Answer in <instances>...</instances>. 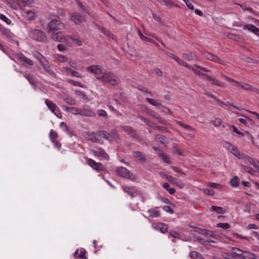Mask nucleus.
<instances>
[{"instance_id": "obj_1", "label": "nucleus", "mask_w": 259, "mask_h": 259, "mask_svg": "<svg viewBox=\"0 0 259 259\" xmlns=\"http://www.w3.org/2000/svg\"><path fill=\"white\" fill-rule=\"evenodd\" d=\"M49 17L51 20L47 26L48 33L66 29V25L60 21V18L58 15L50 13Z\"/></svg>"}, {"instance_id": "obj_2", "label": "nucleus", "mask_w": 259, "mask_h": 259, "mask_svg": "<svg viewBox=\"0 0 259 259\" xmlns=\"http://www.w3.org/2000/svg\"><path fill=\"white\" fill-rule=\"evenodd\" d=\"M96 79L105 84L116 86L120 83L118 77L112 72H106L103 75L96 77Z\"/></svg>"}, {"instance_id": "obj_3", "label": "nucleus", "mask_w": 259, "mask_h": 259, "mask_svg": "<svg viewBox=\"0 0 259 259\" xmlns=\"http://www.w3.org/2000/svg\"><path fill=\"white\" fill-rule=\"evenodd\" d=\"M33 56L39 62L46 72L51 75L54 74V71L51 69L49 61L45 56L36 51L33 52Z\"/></svg>"}, {"instance_id": "obj_4", "label": "nucleus", "mask_w": 259, "mask_h": 259, "mask_svg": "<svg viewBox=\"0 0 259 259\" xmlns=\"http://www.w3.org/2000/svg\"><path fill=\"white\" fill-rule=\"evenodd\" d=\"M253 256V253L242 251L238 248H233L232 251L230 253L231 259H247Z\"/></svg>"}, {"instance_id": "obj_5", "label": "nucleus", "mask_w": 259, "mask_h": 259, "mask_svg": "<svg viewBox=\"0 0 259 259\" xmlns=\"http://www.w3.org/2000/svg\"><path fill=\"white\" fill-rule=\"evenodd\" d=\"M30 37L39 42H45L47 40V37L45 33L39 29H33L29 33Z\"/></svg>"}, {"instance_id": "obj_6", "label": "nucleus", "mask_w": 259, "mask_h": 259, "mask_svg": "<svg viewBox=\"0 0 259 259\" xmlns=\"http://www.w3.org/2000/svg\"><path fill=\"white\" fill-rule=\"evenodd\" d=\"M51 33L50 38L55 42H66L70 36H65L60 31H54L49 32Z\"/></svg>"}, {"instance_id": "obj_7", "label": "nucleus", "mask_w": 259, "mask_h": 259, "mask_svg": "<svg viewBox=\"0 0 259 259\" xmlns=\"http://www.w3.org/2000/svg\"><path fill=\"white\" fill-rule=\"evenodd\" d=\"M45 103L47 106L48 108L57 117L60 118L61 116V114L59 108L52 101L46 99L45 100Z\"/></svg>"}, {"instance_id": "obj_8", "label": "nucleus", "mask_w": 259, "mask_h": 259, "mask_svg": "<svg viewBox=\"0 0 259 259\" xmlns=\"http://www.w3.org/2000/svg\"><path fill=\"white\" fill-rule=\"evenodd\" d=\"M86 70L88 72L98 75V76L101 74L103 75L104 73L102 67L98 65H90L87 67Z\"/></svg>"}, {"instance_id": "obj_9", "label": "nucleus", "mask_w": 259, "mask_h": 259, "mask_svg": "<svg viewBox=\"0 0 259 259\" xmlns=\"http://www.w3.org/2000/svg\"><path fill=\"white\" fill-rule=\"evenodd\" d=\"M241 159L244 161L245 164L250 163L256 169L259 168V161L257 160L251 158L245 154H242Z\"/></svg>"}, {"instance_id": "obj_10", "label": "nucleus", "mask_w": 259, "mask_h": 259, "mask_svg": "<svg viewBox=\"0 0 259 259\" xmlns=\"http://www.w3.org/2000/svg\"><path fill=\"white\" fill-rule=\"evenodd\" d=\"M122 189L125 192L128 194L131 197H134L138 195H141V193L135 187L122 186Z\"/></svg>"}, {"instance_id": "obj_11", "label": "nucleus", "mask_w": 259, "mask_h": 259, "mask_svg": "<svg viewBox=\"0 0 259 259\" xmlns=\"http://www.w3.org/2000/svg\"><path fill=\"white\" fill-rule=\"evenodd\" d=\"M116 174L118 176L127 179H132L133 174L125 167H119L116 169Z\"/></svg>"}, {"instance_id": "obj_12", "label": "nucleus", "mask_w": 259, "mask_h": 259, "mask_svg": "<svg viewBox=\"0 0 259 259\" xmlns=\"http://www.w3.org/2000/svg\"><path fill=\"white\" fill-rule=\"evenodd\" d=\"M91 151L95 156L100 158H103L107 160L109 158V155L101 148H99L97 150L92 149Z\"/></svg>"}, {"instance_id": "obj_13", "label": "nucleus", "mask_w": 259, "mask_h": 259, "mask_svg": "<svg viewBox=\"0 0 259 259\" xmlns=\"http://www.w3.org/2000/svg\"><path fill=\"white\" fill-rule=\"evenodd\" d=\"M87 163L94 169L100 171L104 170L105 167L101 163L96 162L92 159L89 158L87 160Z\"/></svg>"}, {"instance_id": "obj_14", "label": "nucleus", "mask_w": 259, "mask_h": 259, "mask_svg": "<svg viewBox=\"0 0 259 259\" xmlns=\"http://www.w3.org/2000/svg\"><path fill=\"white\" fill-rule=\"evenodd\" d=\"M70 20L73 22L76 25L81 24L83 20V16L77 12L70 13Z\"/></svg>"}, {"instance_id": "obj_15", "label": "nucleus", "mask_w": 259, "mask_h": 259, "mask_svg": "<svg viewBox=\"0 0 259 259\" xmlns=\"http://www.w3.org/2000/svg\"><path fill=\"white\" fill-rule=\"evenodd\" d=\"M86 135L90 141L93 142L101 143V139L99 131L92 133L87 132Z\"/></svg>"}, {"instance_id": "obj_16", "label": "nucleus", "mask_w": 259, "mask_h": 259, "mask_svg": "<svg viewBox=\"0 0 259 259\" xmlns=\"http://www.w3.org/2000/svg\"><path fill=\"white\" fill-rule=\"evenodd\" d=\"M243 29L244 30H248V31L252 32L255 35L259 36V28H258L253 24H245L243 26Z\"/></svg>"}, {"instance_id": "obj_17", "label": "nucleus", "mask_w": 259, "mask_h": 259, "mask_svg": "<svg viewBox=\"0 0 259 259\" xmlns=\"http://www.w3.org/2000/svg\"><path fill=\"white\" fill-rule=\"evenodd\" d=\"M79 115L82 116L94 117L96 114L91 109L84 107L82 108H80Z\"/></svg>"}, {"instance_id": "obj_18", "label": "nucleus", "mask_w": 259, "mask_h": 259, "mask_svg": "<svg viewBox=\"0 0 259 259\" xmlns=\"http://www.w3.org/2000/svg\"><path fill=\"white\" fill-rule=\"evenodd\" d=\"M203 56L204 58L210 61L218 63L221 64H224V62L221 60L218 56L209 52H204L203 54Z\"/></svg>"}, {"instance_id": "obj_19", "label": "nucleus", "mask_w": 259, "mask_h": 259, "mask_svg": "<svg viewBox=\"0 0 259 259\" xmlns=\"http://www.w3.org/2000/svg\"><path fill=\"white\" fill-rule=\"evenodd\" d=\"M0 32L3 35L8 38H12L13 37L14 34L10 30L1 25H0Z\"/></svg>"}, {"instance_id": "obj_20", "label": "nucleus", "mask_w": 259, "mask_h": 259, "mask_svg": "<svg viewBox=\"0 0 259 259\" xmlns=\"http://www.w3.org/2000/svg\"><path fill=\"white\" fill-rule=\"evenodd\" d=\"M87 253L86 250L83 248L80 249H77L74 252V256L76 258H79L80 259H87L85 254Z\"/></svg>"}, {"instance_id": "obj_21", "label": "nucleus", "mask_w": 259, "mask_h": 259, "mask_svg": "<svg viewBox=\"0 0 259 259\" xmlns=\"http://www.w3.org/2000/svg\"><path fill=\"white\" fill-rule=\"evenodd\" d=\"M226 143L231 148V153L239 159H241V157L242 156L243 153H240L235 146L233 145L228 142H227Z\"/></svg>"}, {"instance_id": "obj_22", "label": "nucleus", "mask_w": 259, "mask_h": 259, "mask_svg": "<svg viewBox=\"0 0 259 259\" xmlns=\"http://www.w3.org/2000/svg\"><path fill=\"white\" fill-rule=\"evenodd\" d=\"M54 61L56 62L62 63L67 62L68 61V58L60 54H55L53 56Z\"/></svg>"}, {"instance_id": "obj_23", "label": "nucleus", "mask_w": 259, "mask_h": 259, "mask_svg": "<svg viewBox=\"0 0 259 259\" xmlns=\"http://www.w3.org/2000/svg\"><path fill=\"white\" fill-rule=\"evenodd\" d=\"M155 228L160 231L162 233H165L168 231V226L166 224L163 223H159L157 224Z\"/></svg>"}, {"instance_id": "obj_24", "label": "nucleus", "mask_w": 259, "mask_h": 259, "mask_svg": "<svg viewBox=\"0 0 259 259\" xmlns=\"http://www.w3.org/2000/svg\"><path fill=\"white\" fill-rule=\"evenodd\" d=\"M18 59L29 66H33L34 64L33 62L31 60L26 57L23 54H20L18 57Z\"/></svg>"}, {"instance_id": "obj_25", "label": "nucleus", "mask_w": 259, "mask_h": 259, "mask_svg": "<svg viewBox=\"0 0 259 259\" xmlns=\"http://www.w3.org/2000/svg\"><path fill=\"white\" fill-rule=\"evenodd\" d=\"M133 156L143 162H145L146 160L145 156L141 152L139 151L134 152Z\"/></svg>"}, {"instance_id": "obj_26", "label": "nucleus", "mask_w": 259, "mask_h": 259, "mask_svg": "<svg viewBox=\"0 0 259 259\" xmlns=\"http://www.w3.org/2000/svg\"><path fill=\"white\" fill-rule=\"evenodd\" d=\"M183 57L184 59L189 60V61H192V60H197V57L196 56L192 53L191 54H183Z\"/></svg>"}, {"instance_id": "obj_27", "label": "nucleus", "mask_w": 259, "mask_h": 259, "mask_svg": "<svg viewBox=\"0 0 259 259\" xmlns=\"http://www.w3.org/2000/svg\"><path fill=\"white\" fill-rule=\"evenodd\" d=\"M230 184L232 187H237L239 186V178L237 176H234L230 181Z\"/></svg>"}, {"instance_id": "obj_28", "label": "nucleus", "mask_w": 259, "mask_h": 259, "mask_svg": "<svg viewBox=\"0 0 259 259\" xmlns=\"http://www.w3.org/2000/svg\"><path fill=\"white\" fill-rule=\"evenodd\" d=\"M24 76L27 79L29 82L33 85L35 84V79L34 76L29 73H25Z\"/></svg>"}, {"instance_id": "obj_29", "label": "nucleus", "mask_w": 259, "mask_h": 259, "mask_svg": "<svg viewBox=\"0 0 259 259\" xmlns=\"http://www.w3.org/2000/svg\"><path fill=\"white\" fill-rule=\"evenodd\" d=\"M237 85L239 86L242 89L245 91H250V90L251 85L246 83L238 81L237 82Z\"/></svg>"}, {"instance_id": "obj_30", "label": "nucleus", "mask_w": 259, "mask_h": 259, "mask_svg": "<svg viewBox=\"0 0 259 259\" xmlns=\"http://www.w3.org/2000/svg\"><path fill=\"white\" fill-rule=\"evenodd\" d=\"M63 100L67 104L71 105H75L76 103L75 100L74 98H73L72 97L69 96H67L66 97H64Z\"/></svg>"}, {"instance_id": "obj_31", "label": "nucleus", "mask_w": 259, "mask_h": 259, "mask_svg": "<svg viewBox=\"0 0 259 259\" xmlns=\"http://www.w3.org/2000/svg\"><path fill=\"white\" fill-rule=\"evenodd\" d=\"M146 100L147 101V102H148L150 105H151L152 106H154L156 107H159L162 106V105L161 103L157 102L154 99L149 98H146Z\"/></svg>"}, {"instance_id": "obj_32", "label": "nucleus", "mask_w": 259, "mask_h": 259, "mask_svg": "<svg viewBox=\"0 0 259 259\" xmlns=\"http://www.w3.org/2000/svg\"><path fill=\"white\" fill-rule=\"evenodd\" d=\"M148 212L149 213V217L151 218H156L160 215V212L158 210L155 209H149Z\"/></svg>"}, {"instance_id": "obj_33", "label": "nucleus", "mask_w": 259, "mask_h": 259, "mask_svg": "<svg viewBox=\"0 0 259 259\" xmlns=\"http://www.w3.org/2000/svg\"><path fill=\"white\" fill-rule=\"evenodd\" d=\"M123 130L132 137L136 136L135 131L130 126H125L122 127Z\"/></svg>"}, {"instance_id": "obj_34", "label": "nucleus", "mask_w": 259, "mask_h": 259, "mask_svg": "<svg viewBox=\"0 0 259 259\" xmlns=\"http://www.w3.org/2000/svg\"><path fill=\"white\" fill-rule=\"evenodd\" d=\"M190 256L193 259H204V257L199 253L196 251H192L190 253Z\"/></svg>"}, {"instance_id": "obj_35", "label": "nucleus", "mask_w": 259, "mask_h": 259, "mask_svg": "<svg viewBox=\"0 0 259 259\" xmlns=\"http://www.w3.org/2000/svg\"><path fill=\"white\" fill-rule=\"evenodd\" d=\"M58 135L57 133L55 131H54L53 130H51L50 134H49V138L50 140L52 141H55L56 140V139L58 138Z\"/></svg>"}, {"instance_id": "obj_36", "label": "nucleus", "mask_w": 259, "mask_h": 259, "mask_svg": "<svg viewBox=\"0 0 259 259\" xmlns=\"http://www.w3.org/2000/svg\"><path fill=\"white\" fill-rule=\"evenodd\" d=\"M211 209L218 213L223 214L225 212L223 208L220 206L212 205L211 206Z\"/></svg>"}, {"instance_id": "obj_37", "label": "nucleus", "mask_w": 259, "mask_h": 259, "mask_svg": "<svg viewBox=\"0 0 259 259\" xmlns=\"http://www.w3.org/2000/svg\"><path fill=\"white\" fill-rule=\"evenodd\" d=\"M159 156L162 159L163 161L166 163L170 164L171 163V161L170 160L169 157L166 156L163 153H159L158 154Z\"/></svg>"}, {"instance_id": "obj_38", "label": "nucleus", "mask_w": 259, "mask_h": 259, "mask_svg": "<svg viewBox=\"0 0 259 259\" xmlns=\"http://www.w3.org/2000/svg\"><path fill=\"white\" fill-rule=\"evenodd\" d=\"M211 123L215 126H220L222 127V128H225V126L222 124V120L219 118H216L214 120L211 121Z\"/></svg>"}, {"instance_id": "obj_39", "label": "nucleus", "mask_w": 259, "mask_h": 259, "mask_svg": "<svg viewBox=\"0 0 259 259\" xmlns=\"http://www.w3.org/2000/svg\"><path fill=\"white\" fill-rule=\"evenodd\" d=\"M226 36L228 38L234 40H238L240 39V37L238 35L232 33H227Z\"/></svg>"}, {"instance_id": "obj_40", "label": "nucleus", "mask_w": 259, "mask_h": 259, "mask_svg": "<svg viewBox=\"0 0 259 259\" xmlns=\"http://www.w3.org/2000/svg\"><path fill=\"white\" fill-rule=\"evenodd\" d=\"M68 81L69 83L72 84L74 86L79 87H81L82 88H84V85L83 84H81L79 81H75V80H71V79H69Z\"/></svg>"}, {"instance_id": "obj_41", "label": "nucleus", "mask_w": 259, "mask_h": 259, "mask_svg": "<svg viewBox=\"0 0 259 259\" xmlns=\"http://www.w3.org/2000/svg\"><path fill=\"white\" fill-rule=\"evenodd\" d=\"M99 134L101 137L106 139L109 140L110 137V134L106 131H99Z\"/></svg>"}, {"instance_id": "obj_42", "label": "nucleus", "mask_w": 259, "mask_h": 259, "mask_svg": "<svg viewBox=\"0 0 259 259\" xmlns=\"http://www.w3.org/2000/svg\"><path fill=\"white\" fill-rule=\"evenodd\" d=\"M165 137L161 135H157L155 136V139L157 142H159L162 144L164 143Z\"/></svg>"}, {"instance_id": "obj_43", "label": "nucleus", "mask_w": 259, "mask_h": 259, "mask_svg": "<svg viewBox=\"0 0 259 259\" xmlns=\"http://www.w3.org/2000/svg\"><path fill=\"white\" fill-rule=\"evenodd\" d=\"M207 185L208 187L213 188H216V189H221L222 188V186L218 183L209 182L207 184Z\"/></svg>"}, {"instance_id": "obj_44", "label": "nucleus", "mask_w": 259, "mask_h": 259, "mask_svg": "<svg viewBox=\"0 0 259 259\" xmlns=\"http://www.w3.org/2000/svg\"><path fill=\"white\" fill-rule=\"evenodd\" d=\"M0 19L4 21L7 24H10L11 20L7 18L5 15L0 13Z\"/></svg>"}, {"instance_id": "obj_45", "label": "nucleus", "mask_w": 259, "mask_h": 259, "mask_svg": "<svg viewBox=\"0 0 259 259\" xmlns=\"http://www.w3.org/2000/svg\"><path fill=\"white\" fill-rule=\"evenodd\" d=\"M165 178H166V180H167L168 181V182H169L170 183L178 186V184L177 182L176 179H175V178H173L172 176H169V175H166Z\"/></svg>"}, {"instance_id": "obj_46", "label": "nucleus", "mask_w": 259, "mask_h": 259, "mask_svg": "<svg viewBox=\"0 0 259 259\" xmlns=\"http://www.w3.org/2000/svg\"><path fill=\"white\" fill-rule=\"evenodd\" d=\"M201 233L204 235L206 237L210 236V237H213V236L214 235L212 231H210L209 230H202L201 231Z\"/></svg>"}, {"instance_id": "obj_47", "label": "nucleus", "mask_w": 259, "mask_h": 259, "mask_svg": "<svg viewBox=\"0 0 259 259\" xmlns=\"http://www.w3.org/2000/svg\"><path fill=\"white\" fill-rule=\"evenodd\" d=\"M70 113H71L72 114L74 115H79L80 113V109L75 107H70Z\"/></svg>"}, {"instance_id": "obj_48", "label": "nucleus", "mask_w": 259, "mask_h": 259, "mask_svg": "<svg viewBox=\"0 0 259 259\" xmlns=\"http://www.w3.org/2000/svg\"><path fill=\"white\" fill-rule=\"evenodd\" d=\"M202 191L206 195L212 196L214 194V192L211 189H203Z\"/></svg>"}, {"instance_id": "obj_49", "label": "nucleus", "mask_w": 259, "mask_h": 259, "mask_svg": "<svg viewBox=\"0 0 259 259\" xmlns=\"http://www.w3.org/2000/svg\"><path fill=\"white\" fill-rule=\"evenodd\" d=\"M230 226L228 223H218L217 225V227L221 228L223 229H227L230 228Z\"/></svg>"}, {"instance_id": "obj_50", "label": "nucleus", "mask_w": 259, "mask_h": 259, "mask_svg": "<svg viewBox=\"0 0 259 259\" xmlns=\"http://www.w3.org/2000/svg\"><path fill=\"white\" fill-rule=\"evenodd\" d=\"M70 75L79 78L83 77V76L81 73L74 70L71 72Z\"/></svg>"}, {"instance_id": "obj_51", "label": "nucleus", "mask_w": 259, "mask_h": 259, "mask_svg": "<svg viewBox=\"0 0 259 259\" xmlns=\"http://www.w3.org/2000/svg\"><path fill=\"white\" fill-rule=\"evenodd\" d=\"M211 81V83L213 85H217L219 87H223V83L219 82L218 80L215 79L214 78L211 77V79H210Z\"/></svg>"}, {"instance_id": "obj_52", "label": "nucleus", "mask_w": 259, "mask_h": 259, "mask_svg": "<svg viewBox=\"0 0 259 259\" xmlns=\"http://www.w3.org/2000/svg\"><path fill=\"white\" fill-rule=\"evenodd\" d=\"M60 126L61 128H62L66 133H69L70 132V131L68 127V126L65 122H61L60 123Z\"/></svg>"}, {"instance_id": "obj_53", "label": "nucleus", "mask_w": 259, "mask_h": 259, "mask_svg": "<svg viewBox=\"0 0 259 259\" xmlns=\"http://www.w3.org/2000/svg\"><path fill=\"white\" fill-rule=\"evenodd\" d=\"M177 124H179V125H180L181 126L187 129V130H192V127L189 125H188V124H185L184 123H183L182 122L180 121H178L177 122Z\"/></svg>"}, {"instance_id": "obj_54", "label": "nucleus", "mask_w": 259, "mask_h": 259, "mask_svg": "<svg viewBox=\"0 0 259 259\" xmlns=\"http://www.w3.org/2000/svg\"><path fill=\"white\" fill-rule=\"evenodd\" d=\"M25 13L28 15L29 20H33L35 18L34 14L31 11H25Z\"/></svg>"}, {"instance_id": "obj_55", "label": "nucleus", "mask_w": 259, "mask_h": 259, "mask_svg": "<svg viewBox=\"0 0 259 259\" xmlns=\"http://www.w3.org/2000/svg\"><path fill=\"white\" fill-rule=\"evenodd\" d=\"M62 69L65 71L67 75H70L71 72L73 70V69L67 67H63Z\"/></svg>"}, {"instance_id": "obj_56", "label": "nucleus", "mask_w": 259, "mask_h": 259, "mask_svg": "<svg viewBox=\"0 0 259 259\" xmlns=\"http://www.w3.org/2000/svg\"><path fill=\"white\" fill-rule=\"evenodd\" d=\"M170 235L175 238H179L180 234L178 232L172 231L169 232Z\"/></svg>"}, {"instance_id": "obj_57", "label": "nucleus", "mask_w": 259, "mask_h": 259, "mask_svg": "<svg viewBox=\"0 0 259 259\" xmlns=\"http://www.w3.org/2000/svg\"><path fill=\"white\" fill-rule=\"evenodd\" d=\"M98 114L100 116L105 117H107V114L105 110H102V109L98 110Z\"/></svg>"}, {"instance_id": "obj_58", "label": "nucleus", "mask_w": 259, "mask_h": 259, "mask_svg": "<svg viewBox=\"0 0 259 259\" xmlns=\"http://www.w3.org/2000/svg\"><path fill=\"white\" fill-rule=\"evenodd\" d=\"M163 210L170 214L173 213L174 210L170 206L166 205L163 207Z\"/></svg>"}, {"instance_id": "obj_59", "label": "nucleus", "mask_w": 259, "mask_h": 259, "mask_svg": "<svg viewBox=\"0 0 259 259\" xmlns=\"http://www.w3.org/2000/svg\"><path fill=\"white\" fill-rule=\"evenodd\" d=\"M245 136L247 137L248 139L251 140L252 143H254V138L253 136L248 131H245Z\"/></svg>"}, {"instance_id": "obj_60", "label": "nucleus", "mask_w": 259, "mask_h": 259, "mask_svg": "<svg viewBox=\"0 0 259 259\" xmlns=\"http://www.w3.org/2000/svg\"><path fill=\"white\" fill-rule=\"evenodd\" d=\"M162 3L167 6H171L174 5V3L170 0H162Z\"/></svg>"}, {"instance_id": "obj_61", "label": "nucleus", "mask_w": 259, "mask_h": 259, "mask_svg": "<svg viewBox=\"0 0 259 259\" xmlns=\"http://www.w3.org/2000/svg\"><path fill=\"white\" fill-rule=\"evenodd\" d=\"M185 3L189 9H190L191 10L194 9V7L193 4L189 1V0H186L185 2Z\"/></svg>"}, {"instance_id": "obj_62", "label": "nucleus", "mask_w": 259, "mask_h": 259, "mask_svg": "<svg viewBox=\"0 0 259 259\" xmlns=\"http://www.w3.org/2000/svg\"><path fill=\"white\" fill-rule=\"evenodd\" d=\"M204 94L211 97V98H212L213 99H214V100H215L217 102H220V100L219 99H218L213 95H212V94L210 93H208V92H205L204 93Z\"/></svg>"}, {"instance_id": "obj_63", "label": "nucleus", "mask_w": 259, "mask_h": 259, "mask_svg": "<svg viewBox=\"0 0 259 259\" xmlns=\"http://www.w3.org/2000/svg\"><path fill=\"white\" fill-rule=\"evenodd\" d=\"M52 142L54 143V146L56 148H57L58 150H60L61 147V144H60V143H59L58 141L56 140L55 141H52Z\"/></svg>"}, {"instance_id": "obj_64", "label": "nucleus", "mask_w": 259, "mask_h": 259, "mask_svg": "<svg viewBox=\"0 0 259 259\" xmlns=\"http://www.w3.org/2000/svg\"><path fill=\"white\" fill-rule=\"evenodd\" d=\"M247 229H257V226L253 224H249L247 226Z\"/></svg>"}]
</instances>
